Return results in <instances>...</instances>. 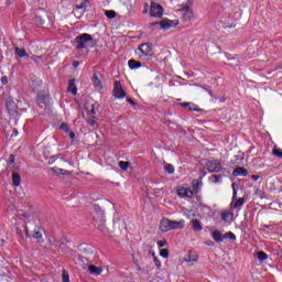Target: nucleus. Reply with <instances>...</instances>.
<instances>
[{"label":"nucleus","instance_id":"obj_33","mask_svg":"<svg viewBox=\"0 0 282 282\" xmlns=\"http://www.w3.org/2000/svg\"><path fill=\"white\" fill-rule=\"evenodd\" d=\"M61 129L65 131V133H69V126L66 122L61 123Z\"/></svg>","mask_w":282,"mask_h":282},{"label":"nucleus","instance_id":"obj_45","mask_svg":"<svg viewBox=\"0 0 282 282\" xmlns=\"http://www.w3.org/2000/svg\"><path fill=\"white\" fill-rule=\"evenodd\" d=\"M73 65H74V67H78V65H80V63L74 62Z\"/></svg>","mask_w":282,"mask_h":282},{"label":"nucleus","instance_id":"obj_32","mask_svg":"<svg viewBox=\"0 0 282 282\" xmlns=\"http://www.w3.org/2000/svg\"><path fill=\"white\" fill-rule=\"evenodd\" d=\"M160 254L163 257V259H169V249H161Z\"/></svg>","mask_w":282,"mask_h":282},{"label":"nucleus","instance_id":"obj_27","mask_svg":"<svg viewBox=\"0 0 282 282\" xmlns=\"http://www.w3.org/2000/svg\"><path fill=\"white\" fill-rule=\"evenodd\" d=\"M257 257H258L259 261H265L268 259V253H265L263 251H258Z\"/></svg>","mask_w":282,"mask_h":282},{"label":"nucleus","instance_id":"obj_26","mask_svg":"<svg viewBox=\"0 0 282 282\" xmlns=\"http://www.w3.org/2000/svg\"><path fill=\"white\" fill-rule=\"evenodd\" d=\"M212 237L215 241H221V232L218 230L213 231Z\"/></svg>","mask_w":282,"mask_h":282},{"label":"nucleus","instance_id":"obj_11","mask_svg":"<svg viewBox=\"0 0 282 282\" xmlns=\"http://www.w3.org/2000/svg\"><path fill=\"white\" fill-rule=\"evenodd\" d=\"M183 109L188 108L189 111H199V107L193 102H181L180 104Z\"/></svg>","mask_w":282,"mask_h":282},{"label":"nucleus","instance_id":"obj_25","mask_svg":"<svg viewBox=\"0 0 282 282\" xmlns=\"http://www.w3.org/2000/svg\"><path fill=\"white\" fill-rule=\"evenodd\" d=\"M15 54L20 56V58H23L24 56H28V53L23 48L15 47Z\"/></svg>","mask_w":282,"mask_h":282},{"label":"nucleus","instance_id":"obj_21","mask_svg":"<svg viewBox=\"0 0 282 282\" xmlns=\"http://www.w3.org/2000/svg\"><path fill=\"white\" fill-rule=\"evenodd\" d=\"M93 83L97 89H102V83L100 82V78H98V76L95 75L93 77Z\"/></svg>","mask_w":282,"mask_h":282},{"label":"nucleus","instance_id":"obj_41","mask_svg":"<svg viewBox=\"0 0 282 282\" xmlns=\"http://www.w3.org/2000/svg\"><path fill=\"white\" fill-rule=\"evenodd\" d=\"M69 138L74 140L76 138V134L74 132H69Z\"/></svg>","mask_w":282,"mask_h":282},{"label":"nucleus","instance_id":"obj_42","mask_svg":"<svg viewBox=\"0 0 282 282\" xmlns=\"http://www.w3.org/2000/svg\"><path fill=\"white\" fill-rule=\"evenodd\" d=\"M232 199H237V191L234 189V196H232Z\"/></svg>","mask_w":282,"mask_h":282},{"label":"nucleus","instance_id":"obj_17","mask_svg":"<svg viewBox=\"0 0 282 282\" xmlns=\"http://www.w3.org/2000/svg\"><path fill=\"white\" fill-rule=\"evenodd\" d=\"M220 217L223 221L228 223V221H232V218L235 217V215L232 214V212H224Z\"/></svg>","mask_w":282,"mask_h":282},{"label":"nucleus","instance_id":"obj_44","mask_svg":"<svg viewBox=\"0 0 282 282\" xmlns=\"http://www.w3.org/2000/svg\"><path fill=\"white\" fill-rule=\"evenodd\" d=\"M251 177H252V180H254V182H257V180H259L258 175H252Z\"/></svg>","mask_w":282,"mask_h":282},{"label":"nucleus","instance_id":"obj_36","mask_svg":"<svg viewBox=\"0 0 282 282\" xmlns=\"http://www.w3.org/2000/svg\"><path fill=\"white\" fill-rule=\"evenodd\" d=\"M158 246H159V248H164V246H169V241H166V240H159L158 241Z\"/></svg>","mask_w":282,"mask_h":282},{"label":"nucleus","instance_id":"obj_5","mask_svg":"<svg viewBox=\"0 0 282 282\" xmlns=\"http://www.w3.org/2000/svg\"><path fill=\"white\" fill-rule=\"evenodd\" d=\"M76 41H77V50H83L85 47V43H88V41H91V35L84 33L80 36H78Z\"/></svg>","mask_w":282,"mask_h":282},{"label":"nucleus","instance_id":"obj_38","mask_svg":"<svg viewBox=\"0 0 282 282\" xmlns=\"http://www.w3.org/2000/svg\"><path fill=\"white\" fill-rule=\"evenodd\" d=\"M9 162H10V164H14V155L13 154H10Z\"/></svg>","mask_w":282,"mask_h":282},{"label":"nucleus","instance_id":"obj_34","mask_svg":"<svg viewBox=\"0 0 282 282\" xmlns=\"http://www.w3.org/2000/svg\"><path fill=\"white\" fill-rule=\"evenodd\" d=\"M226 237H228L229 239H231L232 241L237 240V236L232 232V231H228L226 234Z\"/></svg>","mask_w":282,"mask_h":282},{"label":"nucleus","instance_id":"obj_4","mask_svg":"<svg viewBox=\"0 0 282 282\" xmlns=\"http://www.w3.org/2000/svg\"><path fill=\"white\" fill-rule=\"evenodd\" d=\"M206 167L209 173H219L221 171V163L219 161H207Z\"/></svg>","mask_w":282,"mask_h":282},{"label":"nucleus","instance_id":"obj_47","mask_svg":"<svg viewBox=\"0 0 282 282\" xmlns=\"http://www.w3.org/2000/svg\"><path fill=\"white\" fill-rule=\"evenodd\" d=\"M91 113H96V110L93 109V110H91Z\"/></svg>","mask_w":282,"mask_h":282},{"label":"nucleus","instance_id":"obj_31","mask_svg":"<svg viewBox=\"0 0 282 282\" xmlns=\"http://www.w3.org/2000/svg\"><path fill=\"white\" fill-rule=\"evenodd\" d=\"M200 184H202V182L193 181V191H194V193H199Z\"/></svg>","mask_w":282,"mask_h":282},{"label":"nucleus","instance_id":"obj_3","mask_svg":"<svg viewBox=\"0 0 282 282\" xmlns=\"http://www.w3.org/2000/svg\"><path fill=\"white\" fill-rule=\"evenodd\" d=\"M112 94L116 98L122 99L127 98V93L122 88V84L120 82H115Z\"/></svg>","mask_w":282,"mask_h":282},{"label":"nucleus","instance_id":"obj_16","mask_svg":"<svg viewBox=\"0 0 282 282\" xmlns=\"http://www.w3.org/2000/svg\"><path fill=\"white\" fill-rule=\"evenodd\" d=\"M88 271L90 272V274H97V275L102 274V268L96 267L94 264L88 265Z\"/></svg>","mask_w":282,"mask_h":282},{"label":"nucleus","instance_id":"obj_22","mask_svg":"<svg viewBox=\"0 0 282 282\" xmlns=\"http://www.w3.org/2000/svg\"><path fill=\"white\" fill-rule=\"evenodd\" d=\"M34 239H37V241H43V230H35L33 234Z\"/></svg>","mask_w":282,"mask_h":282},{"label":"nucleus","instance_id":"obj_6","mask_svg":"<svg viewBox=\"0 0 282 282\" xmlns=\"http://www.w3.org/2000/svg\"><path fill=\"white\" fill-rule=\"evenodd\" d=\"M176 195L182 198L188 197L191 199V197H193V192L188 187L180 186L176 187Z\"/></svg>","mask_w":282,"mask_h":282},{"label":"nucleus","instance_id":"obj_9","mask_svg":"<svg viewBox=\"0 0 282 282\" xmlns=\"http://www.w3.org/2000/svg\"><path fill=\"white\" fill-rule=\"evenodd\" d=\"M189 10H193V0H187L178 7V12H188Z\"/></svg>","mask_w":282,"mask_h":282},{"label":"nucleus","instance_id":"obj_8","mask_svg":"<svg viewBox=\"0 0 282 282\" xmlns=\"http://www.w3.org/2000/svg\"><path fill=\"white\" fill-rule=\"evenodd\" d=\"M186 226V221L184 219L181 220H171V230H182Z\"/></svg>","mask_w":282,"mask_h":282},{"label":"nucleus","instance_id":"obj_28","mask_svg":"<svg viewBox=\"0 0 282 282\" xmlns=\"http://www.w3.org/2000/svg\"><path fill=\"white\" fill-rule=\"evenodd\" d=\"M152 257H153L154 265L158 268V270H160V268H162V262L160 261V259H158V256H155V253H152Z\"/></svg>","mask_w":282,"mask_h":282},{"label":"nucleus","instance_id":"obj_19","mask_svg":"<svg viewBox=\"0 0 282 282\" xmlns=\"http://www.w3.org/2000/svg\"><path fill=\"white\" fill-rule=\"evenodd\" d=\"M184 19L185 21H192V19L195 18V13H193V9H189V11L184 12Z\"/></svg>","mask_w":282,"mask_h":282},{"label":"nucleus","instance_id":"obj_40","mask_svg":"<svg viewBox=\"0 0 282 282\" xmlns=\"http://www.w3.org/2000/svg\"><path fill=\"white\" fill-rule=\"evenodd\" d=\"M149 12V4L145 3V10L143 11V14H147Z\"/></svg>","mask_w":282,"mask_h":282},{"label":"nucleus","instance_id":"obj_15","mask_svg":"<svg viewBox=\"0 0 282 282\" xmlns=\"http://www.w3.org/2000/svg\"><path fill=\"white\" fill-rule=\"evenodd\" d=\"M128 66L130 67V69H140V67H142V62H138L135 59H129Z\"/></svg>","mask_w":282,"mask_h":282},{"label":"nucleus","instance_id":"obj_39","mask_svg":"<svg viewBox=\"0 0 282 282\" xmlns=\"http://www.w3.org/2000/svg\"><path fill=\"white\" fill-rule=\"evenodd\" d=\"M1 83L2 85H8V77H2Z\"/></svg>","mask_w":282,"mask_h":282},{"label":"nucleus","instance_id":"obj_13","mask_svg":"<svg viewBox=\"0 0 282 282\" xmlns=\"http://www.w3.org/2000/svg\"><path fill=\"white\" fill-rule=\"evenodd\" d=\"M68 91H70V94H73V96H76V94H78V88H76L75 79H70L68 82Z\"/></svg>","mask_w":282,"mask_h":282},{"label":"nucleus","instance_id":"obj_35","mask_svg":"<svg viewBox=\"0 0 282 282\" xmlns=\"http://www.w3.org/2000/svg\"><path fill=\"white\" fill-rule=\"evenodd\" d=\"M165 171H167V173H174L175 167L171 164H166L165 165Z\"/></svg>","mask_w":282,"mask_h":282},{"label":"nucleus","instance_id":"obj_23","mask_svg":"<svg viewBox=\"0 0 282 282\" xmlns=\"http://www.w3.org/2000/svg\"><path fill=\"white\" fill-rule=\"evenodd\" d=\"M105 15L107 17V19H116L117 13L113 10H106Z\"/></svg>","mask_w":282,"mask_h":282},{"label":"nucleus","instance_id":"obj_12","mask_svg":"<svg viewBox=\"0 0 282 282\" xmlns=\"http://www.w3.org/2000/svg\"><path fill=\"white\" fill-rule=\"evenodd\" d=\"M232 175H235V177H246L248 175V170H246V167H237L234 170Z\"/></svg>","mask_w":282,"mask_h":282},{"label":"nucleus","instance_id":"obj_29","mask_svg":"<svg viewBox=\"0 0 282 282\" xmlns=\"http://www.w3.org/2000/svg\"><path fill=\"white\" fill-rule=\"evenodd\" d=\"M62 281L69 282V273L65 269L62 271Z\"/></svg>","mask_w":282,"mask_h":282},{"label":"nucleus","instance_id":"obj_30","mask_svg":"<svg viewBox=\"0 0 282 282\" xmlns=\"http://www.w3.org/2000/svg\"><path fill=\"white\" fill-rule=\"evenodd\" d=\"M119 166H120V169H122V171H127L129 169V162L120 161Z\"/></svg>","mask_w":282,"mask_h":282},{"label":"nucleus","instance_id":"obj_24","mask_svg":"<svg viewBox=\"0 0 282 282\" xmlns=\"http://www.w3.org/2000/svg\"><path fill=\"white\" fill-rule=\"evenodd\" d=\"M272 153L275 158H281L282 159V149L281 148L274 147L273 150H272Z\"/></svg>","mask_w":282,"mask_h":282},{"label":"nucleus","instance_id":"obj_10","mask_svg":"<svg viewBox=\"0 0 282 282\" xmlns=\"http://www.w3.org/2000/svg\"><path fill=\"white\" fill-rule=\"evenodd\" d=\"M246 204V198H235L231 200L230 208H241Z\"/></svg>","mask_w":282,"mask_h":282},{"label":"nucleus","instance_id":"obj_43","mask_svg":"<svg viewBox=\"0 0 282 282\" xmlns=\"http://www.w3.org/2000/svg\"><path fill=\"white\" fill-rule=\"evenodd\" d=\"M88 124H91V127H94V124H96V121L90 120V121H88Z\"/></svg>","mask_w":282,"mask_h":282},{"label":"nucleus","instance_id":"obj_20","mask_svg":"<svg viewBox=\"0 0 282 282\" xmlns=\"http://www.w3.org/2000/svg\"><path fill=\"white\" fill-rule=\"evenodd\" d=\"M192 228H193V230H197V231L202 230V223L197 219H193Z\"/></svg>","mask_w":282,"mask_h":282},{"label":"nucleus","instance_id":"obj_18","mask_svg":"<svg viewBox=\"0 0 282 282\" xmlns=\"http://www.w3.org/2000/svg\"><path fill=\"white\" fill-rule=\"evenodd\" d=\"M12 182L14 186H19V184H21V175H19V173L13 172L12 173Z\"/></svg>","mask_w":282,"mask_h":282},{"label":"nucleus","instance_id":"obj_1","mask_svg":"<svg viewBox=\"0 0 282 282\" xmlns=\"http://www.w3.org/2000/svg\"><path fill=\"white\" fill-rule=\"evenodd\" d=\"M140 52L139 58L140 61H144V58H149L153 56V46L150 43H143L138 47Z\"/></svg>","mask_w":282,"mask_h":282},{"label":"nucleus","instance_id":"obj_37","mask_svg":"<svg viewBox=\"0 0 282 282\" xmlns=\"http://www.w3.org/2000/svg\"><path fill=\"white\" fill-rule=\"evenodd\" d=\"M191 254H193V252H189V261H197V254H194L193 257H191Z\"/></svg>","mask_w":282,"mask_h":282},{"label":"nucleus","instance_id":"obj_2","mask_svg":"<svg viewBox=\"0 0 282 282\" xmlns=\"http://www.w3.org/2000/svg\"><path fill=\"white\" fill-rule=\"evenodd\" d=\"M163 14H164V8L158 4V2H151L150 17H153L154 19H162Z\"/></svg>","mask_w":282,"mask_h":282},{"label":"nucleus","instance_id":"obj_46","mask_svg":"<svg viewBox=\"0 0 282 282\" xmlns=\"http://www.w3.org/2000/svg\"><path fill=\"white\" fill-rule=\"evenodd\" d=\"M128 102H130V105H135V102H133V99H128Z\"/></svg>","mask_w":282,"mask_h":282},{"label":"nucleus","instance_id":"obj_7","mask_svg":"<svg viewBox=\"0 0 282 282\" xmlns=\"http://www.w3.org/2000/svg\"><path fill=\"white\" fill-rule=\"evenodd\" d=\"M159 230L161 232H170L171 230V219L163 217L159 223Z\"/></svg>","mask_w":282,"mask_h":282},{"label":"nucleus","instance_id":"obj_14","mask_svg":"<svg viewBox=\"0 0 282 282\" xmlns=\"http://www.w3.org/2000/svg\"><path fill=\"white\" fill-rule=\"evenodd\" d=\"M159 25L162 28V30H169V28H173V21L164 19L159 22Z\"/></svg>","mask_w":282,"mask_h":282}]
</instances>
